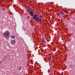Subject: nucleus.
Listing matches in <instances>:
<instances>
[{
  "instance_id": "0eeeda50",
  "label": "nucleus",
  "mask_w": 75,
  "mask_h": 75,
  "mask_svg": "<svg viewBox=\"0 0 75 75\" xmlns=\"http://www.w3.org/2000/svg\"><path fill=\"white\" fill-rule=\"evenodd\" d=\"M61 13L62 14H63V15H64V14H65L64 12H63L61 11Z\"/></svg>"
},
{
  "instance_id": "f03ea898",
  "label": "nucleus",
  "mask_w": 75,
  "mask_h": 75,
  "mask_svg": "<svg viewBox=\"0 0 75 75\" xmlns=\"http://www.w3.org/2000/svg\"><path fill=\"white\" fill-rule=\"evenodd\" d=\"M10 33L8 31H6L3 33V35L6 38H8L10 37Z\"/></svg>"
},
{
  "instance_id": "423d86ee",
  "label": "nucleus",
  "mask_w": 75,
  "mask_h": 75,
  "mask_svg": "<svg viewBox=\"0 0 75 75\" xmlns=\"http://www.w3.org/2000/svg\"><path fill=\"white\" fill-rule=\"evenodd\" d=\"M43 41L44 42L45 44H46V43H47V42L46 41H45V40H44V39H43Z\"/></svg>"
},
{
  "instance_id": "6e6552de",
  "label": "nucleus",
  "mask_w": 75,
  "mask_h": 75,
  "mask_svg": "<svg viewBox=\"0 0 75 75\" xmlns=\"http://www.w3.org/2000/svg\"><path fill=\"white\" fill-rule=\"evenodd\" d=\"M6 58V56H4V58Z\"/></svg>"
},
{
  "instance_id": "39448f33",
  "label": "nucleus",
  "mask_w": 75,
  "mask_h": 75,
  "mask_svg": "<svg viewBox=\"0 0 75 75\" xmlns=\"http://www.w3.org/2000/svg\"><path fill=\"white\" fill-rule=\"evenodd\" d=\"M11 37H12V38H13V39H14V38H15V37L14 35H12Z\"/></svg>"
},
{
  "instance_id": "1a4fd4ad",
  "label": "nucleus",
  "mask_w": 75,
  "mask_h": 75,
  "mask_svg": "<svg viewBox=\"0 0 75 75\" xmlns=\"http://www.w3.org/2000/svg\"><path fill=\"white\" fill-rule=\"evenodd\" d=\"M1 64V62H0V64Z\"/></svg>"
},
{
  "instance_id": "20e7f679",
  "label": "nucleus",
  "mask_w": 75,
  "mask_h": 75,
  "mask_svg": "<svg viewBox=\"0 0 75 75\" xmlns=\"http://www.w3.org/2000/svg\"><path fill=\"white\" fill-rule=\"evenodd\" d=\"M29 14H30L31 16H34V13H33V12L32 11L30 12H29Z\"/></svg>"
},
{
  "instance_id": "f257e3e1",
  "label": "nucleus",
  "mask_w": 75,
  "mask_h": 75,
  "mask_svg": "<svg viewBox=\"0 0 75 75\" xmlns=\"http://www.w3.org/2000/svg\"><path fill=\"white\" fill-rule=\"evenodd\" d=\"M33 19L35 21H36L37 22L38 21L39 23H40V22H41V18L40 17H39L38 18V15L37 14H35L33 17Z\"/></svg>"
},
{
  "instance_id": "7ed1b4c3",
  "label": "nucleus",
  "mask_w": 75,
  "mask_h": 75,
  "mask_svg": "<svg viewBox=\"0 0 75 75\" xmlns=\"http://www.w3.org/2000/svg\"><path fill=\"white\" fill-rule=\"evenodd\" d=\"M16 43V40H13L11 42V44H12V45H14V44H15V43Z\"/></svg>"
}]
</instances>
